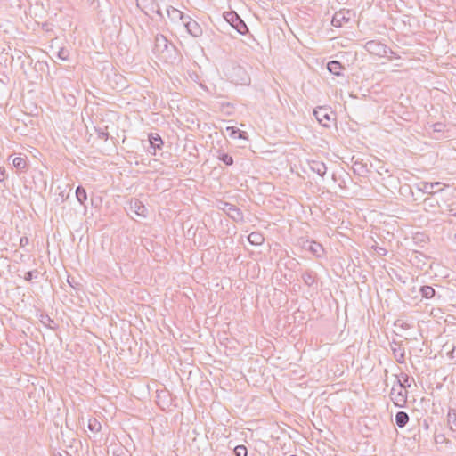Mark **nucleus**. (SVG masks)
I'll list each match as a JSON object with an SVG mask.
<instances>
[{"label":"nucleus","instance_id":"1","mask_svg":"<svg viewBox=\"0 0 456 456\" xmlns=\"http://www.w3.org/2000/svg\"><path fill=\"white\" fill-rule=\"evenodd\" d=\"M224 20L240 35H246L248 28L243 20L234 11L225 12Z\"/></svg>","mask_w":456,"mask_h":456},{"label":"nucleus","instance_id":"2","mask_svg":"<svg viewBox=\"0 0 456 456\" xmlns=\"http://www.w3.org/2000/svg\"><path fill=\"white\" fill-rule=\"evenodd\" d=\"M406 385H401V379H397V385H394L390 391V398L398 407H403L407 401Z\"/></svg>","mask_w":456,"mask_h":456},{"label":"nucleus","instance_id":"3","mask_svg":"<svg viewBox=\"0 0 456 456\" xmlns=\"http://www.w3.org/2000/svg\"><path fill=\"white\" fill-rule=\"evenodd\" d=\"M217 208L224 211L233 221H243V213L237 206L226 201H220Z\"/></svg>","mask_w":456,"mask_h":456},{"label":"nucleus","instance_id":"4","mask_svg":"<svg viewBox=\"0 0 456 456\" xmlns=\"http://www.w3.org/2000/svg\"><path fill=\"white\" fill-rule=\"evenodd\" d=\"M314 115L318 122L324 127L330 126V121L334 120V112L330 109L319 106L314 110Z\"/></svg>","mask_w":456,"mask_h":456},{"label":"nucleus","instance_id":"5","mask_svg":"<svg viewBox=\"0 0 456 456\" xmlns=\"http://www.w3.org/2000/svg\"><path fill=\"white\" fill-rule=\"evenodd\" d=\"M365 49L370 53L377 56H385L388 52H391L386 45L375 40L368 41L365 45Z\"/></svg>","mask_w":456,"mask_h":456},{"label":"nucleus","instance_id":"6","mask_svg":"<svg viewBox=\"0 0 456 456\" xmlns=\"http://www.w3.org/2000/svg\"><path fill=\"white\" fill-rule=\"evenodd\" d=\"M136 5L140 8L146 15H151V13H157L160 17H162V13L160 12V8L155 3L154 0H136Z\"/></svg>","mask_w":456,"mask_h":456},{"label":"nucleus","instance_id":"7","mask_svg":"<svg viewBox=\"0 0 456 456\" xmlns=\"http://www.w3.org/2000/svg\"><path fill=\"white\" fill-rule=\"evenodd\" d=\"M126 210L128 213L134 214L142 218H145L148 215L147 208L138 199H132L128 203Z\"/></svg>","mask_w":456,"mask_h":456},{"label":"nucleus","instance_id":"8","mask_svg":"<svg viewBox=\"0 0 456 456\" xmlns=\"http://www.w3.org/2000/svg\"><path fill=\"white\" fill-rule=\"evenodd\" d=\"M183 24L186 28L187 32L193 37H199L202 35L201 27L196 20H192L190 16H187V18H185V20Z\"/></svg>","mask_w":456,"mask_h":456},{"label":"nucleus","instance_id":"9","mask_svg":"<svg viewBox=\"0 0 456 456\" xmlns=\"http://www.w3.org/2000/svg\"><path fill=\"white\" fill-rule=\"evenodd\" d=\"M444 186L440 182L429 183L421 182L419 184V190L424 193L433 194L435 192H440L444 190Z\"/></svg>","mask_w":456,"mask_h":456},{"label":"nucleus","instance_id":"10","mask_svg":"<svg viewBox=\"0 0 456 456\" xmlns=\"http://www.w3.org/2000/svg\"><path fill=\"white\" fill-rule=\"evenodd\" d=\"M390 347L393 352L394 357L399 363H403L405 360V350L401 342L393 341L390 343Z\"/></svg>","mask_w":456,"mask_h":456},{"label":"nucleus","instance_id":"11","mask_svg":"<svg viewBox=\"0 0 456 456\" xmlns=\"http://www.w3.org/2000/svg\"><path fill=\"white\" fill-rule=\"evenodd\" d=\"M150 150L149 152L152 155L156 154L157 150H160L163 145V140L158 134L151 133L149 134Z\"/></svg>","mask_w":456,"mask_h":456},{"label":"nucleus","instance_id":"12","mask_svg":"<svg viewBox=\"0 0 456 456\" xmlns=\"http://www.w3.org/2000/svg\"><path fill=\"white\" fill-rule=\"evenodd\" d=\"M310 169L318 174L320 176H324L327 172V167L324 162L320 160H312L309 162Z\"/></svg>","mask_w":456,"mask_h":456},{"label":"nucleus","instance_id":"13","mask_svg":"<svg viewBox=\"0 0 456 456\" xmlns=\"http://www.w3.org/2000/svg\"><path fill=\"white\" fill-rule=\"evenodd\" d=\"M234 72L239 76L238 78H233L236 84L247 85L249 83L250 78L247 75L246 71L240 66L233 69Z\"/></svg>","mask_w":456,"mask_h":456},{"label":"nucleus","instance_id":"14","mask_svg":"<svg viewBox=\"0 0 456 456\" xmlns=\"http://www.w3.org/2000/svg\"><path fill=\"white\" fill-rule=\"evenodd\" d=\"M167 15L168 17L170 18L171 20H181L183 23L184 22L185 20V18H187L188 15H185L183 12H181L180 10L176 9V8H174V7H170L167 10Z\"/></svg>","mask_w":456,"mask_h":456},{"label":"nucleus","instance_id":"15","mask_svg":"<svg viewBox=\"0 0 456 456\" xmlns=\"http://www.w3.org/2000/svg\"><path fill=\"white\" fill-rule=\"evenodd\" d=\"M306 244H308V251H310L313 255L317 257H321L322 256L324 249L322 244L314 240H306Z\"/></svg>","mask_w":456,"mask_h":456},{"label":"nucleus","instance_id":"16","mask_svg":"<svg viewBox=\"0 0 456 456\" xmlns=\"http://www.w3.org/2000/svg\"><path fill=\"white\" fill-rule=\"evenodd\" d=\"M301 278L304 283L308 287L313 286L316 282V273L312 270L305 271L302 273Z\"/></svg>","mask_w":456,"mask_h":456},{"label":"nucleus","instance_id":"17","mask_svg":"<svg viewBox=\"0 0 456 456\" xmlns=\"http://www.w3.org/2000/svg\"><path fill=\"white\" fill-rule=\"evenodd\" d=\"M328 70L335 75V76H341V70L344 69L342 64L338 61H330L327 64Z\"/></svg>","mask_w":456,"mask_h":456},{"label":"nucleus","instance_id":"18","mask_svg":"<svg viewBox=\"0 0 456 456\" xmlns=\"http://www.w3.org/2000/svg\"><path fill=\"white\" fill-rule=\"evenodd\" d=\"M39 320L45 327L50 330H55L58 328V324L48 314H41Z\"/></svg>","mask_w":456,"mask_h":456},{"label":"nucleus","instance_id":"19","mask_svg":"<svg viewBox=\"0 0 456 456\" xmlns=\"http://www.w3.org/2000/svg\"><path fill=\"white\" fill-rule=\"evenodd\" d=\"M349 18H346L342 12H337L331 20V24L336 28L342 27L343 22H347Z\"/></svg>","mask_w":456,"mask_h":456},{"label":"nucleus","instance_id":"20","mask_svg":"<svg viewBox=\"0 0 456 456\" xmlns=\"http://www.w3.org/2000/svg\"><path fill=\"white\" fill-rule=\"evenodd\" d=\"M409 421V415L405 411H398L395 414V424L399 428H403Z\"/></svg>","mask_w":456,"mask_h":456},{"label":"nucleus","instance_id":"21","mask_svg":"<svg viewBox=\"0 0 456 456\" xmlns=\"http://www.w3.org/2000/svg\"><path fill=\"white\" fill-rule=\"evenodd\" d=\"M155 47L158 51L167 49V39L163 35H157L155 37Z\"/></svg>","mask_w":456,"mask_h":456},{"label":"nucleus","instance_id":"22","mask_svg":"<svg viewBox=\"0 0 456 456\" xmlns=\"http://www.w3.org/2000/svg\"><path fill=\"white\" fill-rule=\"evenodd\" d=\"M353 169L354 172L359 175H364L366 173H368L367 165L359 160H355L354 162Z\"/></svg>","mask_w":456,"mask_h":456},{"label":"nucleus","instance_id":"23","mask_svg":"<svg viewBox=\"0 0 456 456\" xmlns=\"http://www.w3.org/2000/svg\"><path fill=\"white\" fill-rule=\"evenodd\" d=\"M12 165L19 171H25L28 168L26 159L21 157H15L12 160Z\"/></svg>","mask_w":456,"mask_h":456},{"label":"nucleus","instance_id":"24","mask_svg":"<svg viewBox=\"0 0 456 456\" xmlns=\"http://www.w3.org/2000/svg\"><path fill=\"white\" fill-rule=\"evenodd\" d=\"M76 198L77 200V201L82 204V205H85V202L86 200H87V194H86V190L82 187V186H77V189H76Z\"/></svg>","mask_w":456,"mask_h":456},{"label":"nucleus","instance_id":"25","mask_svg":"<svg viewBox=\"0 0 456 456\" xmlns=\"http://www.w3.org/2000/svg\"><path fill=\"white\" fill-rule=\"evenodd\" d=\"M217 159L223 163H224L226 166H232L233 164L232 157L224 151H218Z\"/></svg>","mask_w":456,"mask_h":456},{"label":"nucleus","instance_id":"26","mask_svg":"<svg viewBox=\"0 0 456 456\" xmlns=\"http://www.w3.org/2000/svg\"><path fill=\"white\" fill-rule=\"evenodd\" d=\"M420 295L424 298H432L435 296V289L431 286H422L419 289Z\"/></svg>","mask_w":456,"mask_h":456},{"label":"nucleus","instance_id":"27","mask_svg":"<svg viewBox=\"0 0 456 456\" xmlns=\"http://www.w3.org/2000/svg\"><path fill=\"white\" fill-rule=\"evenodd\" d=\"M226 131L229 133V136L236 139V138H244L243 134L245 132L240 131L239 128L235 126H228Z\"/></svg>","mask_w":456,"mask_h":456},{"label":"nucleus","instance_id":"28","mask_svg":"<svg viewBox=\"0 0 456 456\" xmlns=\"http://www.w3.org/2000/svg\"><path fill=\"white\" fill-rule=\"evenodd\" d=\"M87 428L90 431L97 433L101 430L102 425L95 418H93L89 419Z\"/></svg>","mask_w":456,"mask_h":456},{"label":"nucleus","instance_id":"29","mask_svg":"<svg viewBox=\"0 0 456 456\" xmlns=\"http://www.w3.org/2000/svg\"><path fill=\"white\" fill-rule=\"evenodd\" d=\"M248 241L253 245H260L264 241V238L258 232H251L248 235Z\"/></svg>","mask_w":456,"mask_h":456},{"label":"nucleus","instance_id":"30","mask_svg":"<svg viewBox=\"0 0 456 456\" xmlns=\"http://www.w3.org/2000/svg\"><path fill=\"white\" fill-rule=\"evenodd\" d=\"M233 452L235 456H248V450L244 445H237Z\"/></svg>","mask_w":456,"mask_h":456},{"label":"nucleus","instance_id":"31","mask_svg":"<svg viewBox=\"0 0 456 456\" xmlns=\"http://www.w3.org/2000/svg\"><path fill=\"white\" fill-rule=\"evenodd\" d=\"M447 421L449 424H454L456 426V410H449L447 413Z\"/></svg>","mask_w":456,"mask_h":456},{"label":"nucleus","instance_id":"32","mask_svg":"<svg viewBox=\"0 0 456 456\" xmlns=\"http://www.w3.org/2000/svg\"><path fill=\"white\" fill-rule=\"evenodd\" d=\"M57 56L59 59H61L62 61H67L69 59V53L66 48H61L58 51Z\"/></svg>","mask_w":456,"mask_h":456},{"label":"nucleus","instance_id":"33","mask_svg":"<svg viewBox=\"0 0 456 456\" xmlns=\"http://www.w3.org/2000/svg\"><path fill=\"white\" fill-rule=\"evenodd\" d=\"M435 441H436V444H443V443H444L446 444H451V441L449 439H447L445 437V436L443 435V434L436 435L435 436Z\"/></svg>","mask_w":456,"mask_h":456},{"label":"nucleus","instance_id":"34","mask_svg":"<svg viewBox=\"0 0 456 456\" xmlns=\"http://www.w3.org/2000/svg\"><path fill=\"white\" fill-rule=\"evenodd\" d=\"M38 272L37 270L28 271L25 273L24 279L30 281L33 278H37Z\"/></svg>","mask_w":456,"mask_h":456},{"label":"nucleus","instance_id":"35","mask_svg":"<svg viewBox=\"0 0 456 456\" xmlns=\"http://www.w3.org/2000/svg\"><path fill=\"white\" fill-rule=\"evenodd\" d=\"M97 135L100 139L107 141L109 138V133L102 130L101 128L96 129Z\"/></svg>","mask_w":456,"mask_h":456},{"label":"nucleus","instance_id":"36","mask_svg":"<svg viewBox=\"0 0 456 456\" xmlns=\"http://www.w3.org/2000/svg\"><path fill=\"white\" fill-rule=\"evenodd\" d=\"M409 380H410V377L407 374H403L402 379H401V385H406V387H411Z\"/></svg>","mask_w":456,"mask_h":456},{"label":"nucleus","instance_id":"37","mask_svg":"<svg viewBox=\"0 0 456 456\" xmlns=\"http://www.w3.org/2000/svg\"><path fill=\"white\" fill-rule=\"evenodd\" d=\"M28 244V238L27 237H21L20 240V247H25Z\"/></svg>","mask_w":456,"mask_h":456},{"label":"nucleus","instance_id":"38","mask_svg":"<svg viewBox=\"0 0 456 456\" xmlns=\"http://www.w3.org/2000/svg\"><path fill=\"white\" fill-rule=\"evenodd\" d=\"M377 252L380 256H386L387 253V249H385L384 248H379Z\"/></svg>","mask_w":456,"mask_h":456},{"label":"nucleus","instance_id":"39","mask_svg":"<svg viewBox=\"0 0 456 456\" xmlns=\"http://www.w3.org/2000/svg\"><path fill=\"white\" fill-rule=\"evenodd\" d=\"M449 356L452 359H456V347L452 348V350L449 353Z\"/></svg>","mask_w":456,"mask_h":456},{"label":"nucleus","instance_id":"40","mask_svg":"<svg viewBox=\"0 0 456 456\" xmlns=\"http://www.w3.org/2000/svg\"><path fill=\"white\" fill-rule=\"evenodd\" d=\"M4 174H5L4 168L0 167V181H3L4 179Z\"/></svg>","mask_w":456,"mask_h":456},{"label":"nucleus","instance_id":"41","mask_svg":"<svg viewBox=\"0 0 456 456\" xmlns=\"http://www.w3.org/2000/svg\"><path fill=\"white\" fill-rule=\"evenodd\" d=\"M302 248L308 250V244H306V240L303 242Z\"/></svg>","mask_w":456,"mask_h":456},{"label":"nucleus","instance_id":"42","mask_svg":"<svg viewBox=\"0 0 456 456\" xmlns=\"http://www.w3.org/2000/svg\"><path fill=\"white\" fill-rule=\"evenodd\" d=\"M452 216H456V212L455 213H452Z\"/></svg>","mask_w":456,"mask_h":456},{"label":"nucleus","instance_id":"43","mask_svg":"<svg viewBox=\"0 0 456 456\" xmlns=\"http://www.w3.org/2000/svg\"><path fill=\"white\" fill-rule=\"evenodd\" d=\"M290 456H297V455H290Z\"/></svg>","mask_w":456,"mask_h":456},{"label":"nucleus","instance_id":"44","mask_svg":"<svg viewBox=\"0 0 456 456\" xmlns=\"http://www.w3.org/2000/svg\"><path fill=\"white\" fill-rule=\"evenodd\" d=\"M60 456H61V455H60Z\"/></svg>","mask_w":456,"mask_h":456}]
</instances>
